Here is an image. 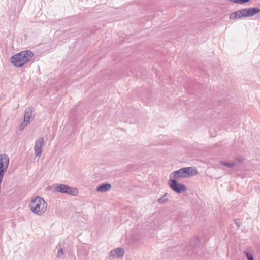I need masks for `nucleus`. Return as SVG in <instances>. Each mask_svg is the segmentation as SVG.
<instances>
[{"label":"nucleus","mask_w":260,"mask_h":260,"mask_svg":"<svg viewBox=\"0 0 260 260\" xmlns=\"http://www.w3.org/2000/svg\"><path fill=\"white\" fill-rule=\"evenodd\" d=\"M47 207V202L39 196L32 199L29 204L30 210L35 214L41 216L44 214Z\"/></svg>","instance_id":"nucleus-1"},{"label":"nucleus","mask_w":260,"mask_h":260,"mask_svg":"<svg viewBox=\"0 0 260 260\" xmlns=\"http://www.w3.org/2000/svg\"><path fill=\"white\" fill-rule=\"evenodd\" d=\"M34 55L31 51H23L12 56L11 61L16 67H21L28 62Z\"/></svg>","instance_id":"nucleus-2"},{"label":"nucleus","mask_w":260,"mask_h":260,"mask_svg":"<svg viewBox=\"0 0 260 260\" xmlns=\"http://www.w3.org/2000/svg\"><path fill=\"white\" fill-rule=\"evenodd\" d=\"M259 12L260 9L258 8H243L231 13L229 18L231 20L241 19L244 17H252Z\"/></svg>","instance_id":"nucleus-3"},{"label":"nucleus","mask_w":260,"mask_h":260,"mask_svg":"<svg viewBox=\"0 0 260 260\" xmlns=\"http://www.w3.org/2000/svg\"><path fill=\"white\" fill-rule=\"evenodd\" d=\"M198 174V172L195 167H188L182 168L180 169L175 171L171 174L176 179L179 178H186L193 176Z\"/></svg>","instance_id":"nucleus-4"},{"label":"nucleus","mask_w":260,"mask_h":260,"mask_svg":"<svg viewBox=\"0 0 260 260\" xmlns=\"http://www.w3.org/2000/svg\"><path fill=\"white\" fill-rule=\"evenodd\" d=\"M53 187L55 192L72 196H77L78 190L77 188L70 187L64 184H54Z\"/></svg>","instance_id":"nucleus-5"},{"label":"nucleus","mask_w":260,"mask_h":260,"mask_svg":"<svg viewBox=\"0 0 260 260\" xmlns=\"http://www.w3.org/2000/svg\"><path fill=\"white\" fill-rule=\"evenodd\" d=\"M177 180L174 178H171L169 180L168 183L173 191L178 194H180L182 192L186 191L187 188L183 184L178 182Z\"/></svg>","instance_id":"nucleus-6"},{"label":"nucleus","mask_w":260,"mask_h":260,"mask_svg":"<svg viewBox=\"0 0 260 260\" xmlns=\"http://www.w3.org/2000/svg\"><path fill=\"white\" fill-rule=\"evenodd\" d=\"M34 110L32 108H29L25 112L24 115V121L26 124H29L34 119L35 115L33 114Z\"/></svg>","instance_id":"nucleus-7"},{"label":"nucleus","mask_w":260,"mask_h":260,"mask_svg":"<svg viewBox=\"0 0 260 260\" xmlns=\"http://www.w3.org/2000/svg\"><path fill=\"white\" fill-rule=\"evenodd\" d=\"M200 245V238L196 236L191 239L189 242V246L192 250L197 249Z\"/></svg>","instance_id":"nucleus-8"},{"label":"nucleus","mask_w":260,"mask_h":260,"mask_svg":"<svg viewBox=\"0 0 260 260\" xmlns=\"http://www.w3.org/2000/svg\"><path fill=\"white\" fill-rule=\"evenodd\" d=\"M111 188V185L108 183H104L100 184L96 188V190L99 192H105L109 190Z\"/></svg>","instance_id":"nucleus-9"},{"label":"nucleus","mask_w":260,"mask_h":260,"mask_svg":"<svg viewBox=\"0 0 260 260\" xmlns=\"http://www.w3.org/2000/svg\"><path fill=\"white\" fill-rule=\"evenodd\" d=\"M169 198V194L167 193H165L163 196H162L161 197H160L157 201L160 204H164L168 200Z\"/></svg>","instance_id":"nucleus-10"},{"label":"nucleus","mask_w":260,"mask_h":260,"mask_svg":"<svg viewBox=\"0 0 260 260\" xmlns=\"http://www.w3.org/2000/svg\"><path fill=\"white\" fill-rule=\"evenodd\" d=\"M116 255L117 257H122L124 253V251L122 248H117L116 249Z\"/></svg>","instance_id":"nucleus-11"},{"label":"nucleus","mask_w":260,"mask_h":260,"mask_svg":"<svg viewBox=\"0 0 260 260\" xmlns=\"http://www.w3.org/2000/svg\"><path fill=\"white\" fill-rule=\"evenodd\" d=\"M220 164L229 168H232L236 165V162L235 161L226 162L222 161L220 162Z\"/></svg>","instance_id":"nucleus-12"},{"label":"nucleus","mask_w":260,"mask_h":260,"mask_svg":"<svg viewBox=\"0 0 260 260\" xmlns=\"http://www.w3.org/2000/svg\"><path fill=\"white\" fill-rule=\"evenodd\" d=\"M44 142L43 137H39L35 142V146H42Z\"/></svg>","instance_id":"nucleus-13"},{"label":"nucleus","mask_w":260,"mask_h":260,"mask_svg":"<svg viewBox=\"0 0 260 260\" xmlns=\"http://www.w3.org/2000/svg\"><path fill=\"white\" fill-rule=\"evenodd\" d=\"M35 155L36 157H40L42 152V147H35Z\"/></svg>","instance_id":"nucleus-14"},{"label":"nucleus","mask_w":260,"mask_h":260,"mask_svg":"<svg viewBox=\"0 0 260 260\" xmlns=\"http://www.w3.org/2000/svg\"><path fill=\"white\" fill-rule=\"evenodd\" d=\"M245 254L248 260H254L253 256L249 252L245 251Z\"/></svg>","instance_id":"nucleus-15"},{"label":"nucleus","mask_w":260,"mask_h":260,"mask_svg":"<svg viewBox=\"0 0 260 260\" xmlns=\"http://www.w3.org/2000/svg\"><path fill=\"white\" fill-rule=\"evenodd\" d=\"M116 251L115 249L111 250L109 253V257H117V255H116Z\"/></svg>","instance_id":"nucleus-16"},{"label":"nucleus","mask_w":260,"mask_h":260,"mask_svg":"<svg viewBox=\"0 0 260 260\" xmlns=\"http://www.w3.org/2000/svg\"><path fill=\"white\" fill-rule=\"evenodd\" d=\"M28 124H26V122H25L24 121H23V122L19 126V129L20 131H22L23 130L25 127L28 125Z\"/></svg>","instance_id":"nucleus-17"},{"label":"nucleus","mask_w":260,"mask_h":260,"mask_svg":"<svg viewBox=\"0 0 260 260\" xmlns=\"http://www.w3.org/2000/svg\"><path fill=\"white\" fill-rule=\"evenodd\" d=\"M164 141H165L164 143H162V145H172V143L171 141H169L168 139H164Z\"/></svg>","instance_id":"nucleus-18"},{"label":"nucleus","mask_w":260,"mask_h":260,"mask_svg":"<svg viewBox=\"0 0 260 260\" xmlns=\"http://www.w3.org/2000/svg\"><path fill=\"white\" fill-rule=\"evenodd\" d=\"M63 254V250L62 249H60L58 251L57 257H60V256L62 255Z\"/></svg>","instance_id":"nucleus-19"},{"label":"nucleus","mask_w":260,"mask_h":260,"mask_svg":"<svg viewBox=\"0 0 260 260\" xmlns=\"http://www.w3.org/2000/svg\"><path fill=\"white\" fill-rule=\"evenodd\" d=\"M236 160L239 162H242L244 161V159L241 156H238L236 158Z\"/></svg>","instance_id":"nucleus-20"},{"label":"nucleus","mask_w":260,"mask_h":260,"mask_svg":"<svg viewBox=\"0 0 260 260\" xmlns=\"http://www.w3.org/2000/svg\"><path fill=\"white\" fill-rule=\"evenodd\" d=\"M235 223L238 227H239L240 225V221L238 219H236L235 220Z\"/></svg>","instance_id":"nucleus-21"},{"label":"nucleus","mask_w":260,"mask_h":260,"mask_svg":"<svg viewBox=\"0 0 260 260\" xmlns=\"http://www.w3.org/2000/svg\"><path fill=\"white\" fill-rule=\"evenodd\" d=\"M211 137H214L216 136V135H215V134L214 133H212L211 132Z\"/></svg>","instance_id":"nucleus-22"},{"label":"nucleus","mask_w":260,"mask_h":260,"mask_svg":"<svg viewBox=\"0 0 260 260\" xmlns=\"http://www.w3.org/2000/svg\"><path fill=\"white\" fill-rule=\"evenodd\" d=\"M106 260H111V257H110L109 256L107 257Z\"/></svg>","instance_id":"nucleus-23"},{"label":"nucleus","mask_w":260,"mask_h":260,"mask_svg":"<svg viewBox=\"0 0 260 260\" xmlns=\"http://www.w3.org/2000/svg\"><path fill=\"white\" fill-rule=\"evenodd\" d=\"M193 254V251H191L190 253V254Z\"/></svg>","instance_id":"nucleus-24"}]
</instances>
